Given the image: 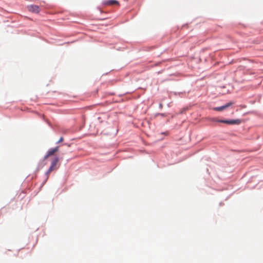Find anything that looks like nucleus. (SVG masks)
<instances>
[{
    "instance_id": "6e6552de",
    "label": "nucleus",
    "mask_w": 263,
    "mask_h": 263,
    "mask_svg": "<svg viewBox=\"0 0 263 263\" xmlns=\"http://www.w3.org/2000/svg\"><path fill=\"white\" fill-rule=\"evenodd\" d=\"M63 141V138L61 137L59 141L57 142V144L60 143V142H62Z\"/></svg>"
},
{
    "instance_id": "20e7f679",
    "label": "nucleus",
    "mask_w": 263,
    "mask_h": 263,
    "mask_svg": "<svg viewBox=\"0 0 263 263\" xmlns=\"http://www.w3.org/2000/svg\"><path fill=\"white\" fill-rule=\"evenodd\" d=\"M59 151V147L57 146L54 147V148L50 149L46 156L44 157V159H47L49 156H52L55 153L58 152Z\"/></svg>"
},
{
    "instance_id": "39448f33",
    "label": "nucleus",
    "mask_w": 263,
    "mask_h": 263,
    "mask_svg": "<svg viewBox=\"0 0 263 263\" xmlns=\"http://www.w3.org/2000/svg\"><path fill=\"white\" fill-rule=\"evenodd\" d=\"M233 104V103H232V102H229V103H228L226 105H223L222 106L215 107V108H214V110H216V111H222L224 109H225L227 108L228 107H229V106H231Z\"/></svg>"
},
{
    "instance_id": "f03ea898",
    "label": "nucleus",
    "mask_w": 263,
    "mask_h": 263,
    "mask_svg": "<svg viewBox=\"0 0 263 263\" xmlns=\"http://www.w3.org/2000/svg\"><path fill=\"white\" fill-rule=\"evenodd\" d=\"M220 123H226L228 124H236L238 125L241 123V120L240 119H235V120H222L221 121H219Z\"/></svg>"
},
{
    "instance_id": "423d86ee",
    "label": "nucleus",
    "mask_w": 263,
    "mask_h": 263,
    "mask_svg": "<svg viewBox=\"0 0 263 263\" xmlns=\"http://www.w3.org/2000/svg\"><path fill=\"white\" fill-rule=\"evenodd\" d=\"M104 4L105 5H119V3L118 1L115 0H110L104 2Z\"/></svg>"
},
{
    "instance_id": "7ed1b4c3",
    "label": "nucleus",
    "mask_w": 263,
    "mask_h": 263,
    "mask_svg": "<svg viewBox=\"0 0 263 263\" xmlns=\"http://www.w3.org/2000/svg\"><path fill=\"white\" fill-rule=\"evenodd\" d=\"M28 9L29 11L37 13L40 11V7L37 5H30L28 6Z\"/></svg>"
},
{
    "instance_id": "0eeeda50",
    "label": "nucleus",
    "mask_w": 263,
    "mask_h": 263,
    "mask_svg": "<svg viewBox=\"0 0 263 263\" xmlns=\"http://www.w3.org/2000/svg\"><path fill=\"white\" fill-rule=\"evenodd\" d=\"M222 120H218L216 118H211L210 119V121H212V122H219V123H220V122L219 121H221Z\"/></svg>"
},
{
    "instance_id": "f257e3e1",
    "label": "nucleus",
    "mask_w": 263,
    "mask_h": 263,
    "mask_svg": "<svg viewBox=\"0 0 263 263\" xmlns=\"http://www.w3.org/2000/svg\"><path fill=\"white\" fill-rule=\"evenodd\" d=\"M59 161V158L56 157L54 158L53 160L52 161L51 163L50 166L49 167V169L46 172V175L47 176L49 175V174L53 170H55L57 168V165L58 164V162Z\"/></svg>"
}]
</instances>
